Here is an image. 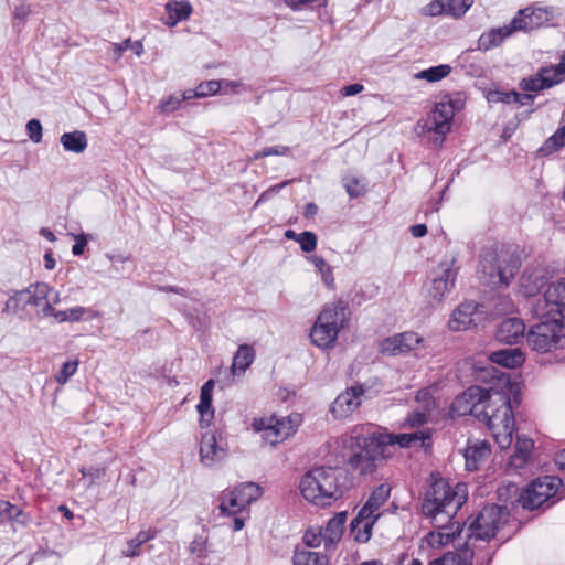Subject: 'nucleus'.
Wrapping results in <instances>:
<instances>
[{"instance_id":"nucleus-1","label":"nucleus","mask_w":565,"mask_h":565,"mask_svg":"<svg viewBox=\"0 0 565 565\" xmlns=\"http://www.w3.org/2000/svg\"><path fill=\"white\" fill-rule=\"evenodd\" d=\"M430 438L431 429L391 434L371 425H358L335 443L350 468L364 475L375 469L376 461L384 457L386 447L395 445L401 448L427 447Z\"/></svg>"},{"instance_id":"nucleus-2","label":"nucleus","mask_w":565,"mask_h":565,"mask_svg":"<svg viewBox=\"0 0 565 565\" xmlns=\"http://www.w3.org/2000/svg\"><path fill=\"white\" fill-rule=\"evenodd\" d=\"M521 387L510 376L502 374L498 383L488 390L480 415L501 449L511 446L514 431L513 404H519Z\"/></svg>"},{"instance_id":"nucleus-3","label":"nucleus","mask_w":565,"mask_h":565,"mask_svg":"<svg viewBox=\"0 0 565 565\" xmlns=\"http://www.w3.org/2000/svg\"><path fill=\"white\" fill-rule=\"evenodd\" d=\"M298 489L308 503L317 508L331 507L344 493V473L330 466L313 467L300 478Z\"/></svg>"},{"instance_id":"nucleus-4","label":"nucleus","mask_w":565,"mask_h":565,"mask_svg":"<svg viewBox=\"0 0 565 565\" xmlns=\"http://www.w3.org/2000/svg\"><path fill=\"white\" fill-rule=\"evenodd\" d=\"M468 488L457 482L454 487L443 478L431 476V483L422 503L423 513L433 522L444 520L450 522L457 511L466 502Z\"/></svg>"},{"instance_id":"nucleus-5","label":"nucleus","mask_w":565,"mask_h":565,"mask_svg":"<svg viewBox=\"0 0 565 565\" xmlns=\"http://www.w3.org/2000/svg\"><path fill=\"white\" fill-rule=\"evenodd\" d=\"M520 267L519 258L504 247L489 246L479 262L481 278L492 287H507Z\"/></svg>"},{"instance_id":"nucleus-6","label":"nucleus","mask_w":565,"mask_h":565,"mask_svg":"<svg viewBox=\"0 0 565 565\" xmlns=\"http://www.w3.org/2000/svg\"><path fill=\"white\" fill-rule=\"evenodd\" d=\"M347 321L345 307L342 303L333 302L324 306L311 328V343L322 350L333 348Z\"/></svg>"},{"instance_id":"nucleus-7","label":"nucleus","mask_w":565,"mask_h":565,"mask_svg":"<svg viewBox=\"0 0 565 565\" xmlns=\"http://www.w3.org/2000/svg\"><path fill=\"white\" fill-rule=\"evenodd\" d=\"M301 424L302 416L292 413L287 416L270 415L254 418L250 426L255 433L262 434L265 443L275 447L292 437Z\"/></svg>"},{"instance_id":"nucleus-8","label":"nucleus","mask_w":565,"mask_h":565,"mask_svg":"<svg viewBox=\"0 0 565 565\" xmlns=\"http://www.w3.org/2000/svg\"><path fill=\"white\" fill-rule=\"evenodd\" d=\"M459 271L458 257L448 253L433 270V277L426 285L425 297L433 307L440 305L454 289Z\"/></svg>"},{"instance_id":"nucleus-9","label":"nucleus","mask_w":565,"mask_h":565,"mask_svg":"<svg viewBox=\"0 0 565 565\" xmlns=\"http://www.w3.org/2000/svg\"><path fill=\"white\" fill-rule=\"evenodd\" d=\"M463 106L460 96L452 98L449 96L443 97L437 102L424 121L423 129L425 131H433L443 141L445 136L450 131L454 116Z\"/></svg>"},{"instance_id":"nucleus-10","label":"nucleus","mask_w":565,"mask_h":565,"mask_svg":"<svg viewBox=\"0 0 565 565\" xmlns=\"http://www.w3.org/2000/svg\"><path fill=\"white\" fill-rule=\"evenodd\" d=\"M539 322L534 324L526 337L529 347L536 352L545 353L555 349L561 339V330L565 323L552 317H535Z\"/></svg>"},{"instance_id":"nucleus-11","label":"nucleus","mask_w":565,"mask_h":565,"mask_svg":"<svg viewBox=\"0 0 565 565\" xmlns=\"http://www.w3.org/2000/svg\"><path fill=\"white\" fill-rule=\"evenodd\" d=\"M533 317H552L565 323V278L547 285L532 306Z\"/></svg>"},{"instance_id":"nucleus-12","label":"nucleus","mask_w":565,"mask_h":565,"mask_svg":"<svg viewBox=\"0 0 565 565\" xmlns=\"http://www.w3.org/2000/svg\"><path fill=\"white\" fill-rule=\"evenodd\" d=\"M371 396V387L366 384H354L341 392L330 405V414L341 420L350 417Z\"/></svg>"},{"instance_id":"nucleus-13","label":"nucleus","mask_w":565,"mask_h":565,"mask_svg":"<svg viewBox=\"0 0 565 565\" xmlns=\"http://www.w3.org/2000/svg\"><path fill=\"white\" fill-rule=\"evenodd\" d=\"M52 291V288L45 282L30 285L23 290L13 291L6 301L4 310L8 313L17 315L25 311L29 306L39 307L47 300Z\"/></svg>"},{"instance_id":"nucleus-14","label":"nucleus","mask_w":565,"mask_h":565,"mask_svg":"<svg viewBox=\"0 0 565 565\" xmlns=\"http://www.w3.org/2000/svg\"><path fill=\"white\" fill-rule=\"evenodd\" d=\"M262 495V488L254 482H244L224 494L220 504L223 514L235 515Z\"/></svg>"},{"instance_id":"nucleus-15","label":"nucleus","mask_w":565,"mask_h":565,"mask_svg":"<svg viewBox=\"0 0 565 565\" xmlns=\"http://www.w3.org/2000/svg\"><path fill=\"white\" fill-rule=\"evenodd\" d=\"M426 340L413 331H406L393 334L380 342V352L384 355L397 356L414 353L426 349Z\"/></svg>"},{"instance_id":"nucleus-16","label":"nucleus","mask_w":565,"mask_h":565,"mask_svg":"<svg viewBox=\"0 0 565 565\" xmlns=\"http://www.w3.org/2000/svg\"><path fill=\"white\" fill-rule=\"evenodd\" d=\"M561 486L562 480L554 476H546L534 480L521 495L522 507L531 510L540 508L556 494Z\"/></svg>"},{"instance_id":"nucleus-17","label":"nucleus","mask_w":565,"mask_h":565,"mask_svg":"<svg viewBox=\"0 0 565 565\" xmlns=\"http://www.w3.org/2000/svg\"><path fill=\"white\" fill-rule=\"evenodd\" d=\"M502 519V510L498 505L484 507L476 519L469 524L468 536L478 540L492 539Z\"/></svg>"},{"instance_id":"nucleus-18","label":"nucleus","mask_w":565,"mask_h":565,"mask_svg":"<svg viewBox=\"0 0 565 565\" xmlns=\"http://www.w3.org/2000/svg\"><path fill=\"white\" fill-rule=\"evenodd\" d=\"M559 15V11L554 7L533 8L529 7L520 10L512 19L514 29L518 31H532L548 25Z\"/></svg>"},{"instance_id":"nucleus-19","label":"nucleus","mask_w":565,"mask_h":565,"mask_svg":"<svg viewBox=\"0 0 565 565\" xmlns=\"http://www.w3.org/2000/svg\"><path fill=\"white\" fill-rule=\"evenodd\" d=\"M487 394L488 390L480 386H470L454 399L450 406V416H466L469 414L480 416L477 407L484 404Z\"/></svg>"},{"instance_id":"nucleus-20","label":"nucleus","mask_w":565,"mask_h":565,"mask_svg":"<svg viewBox=\"0 0 565 565\" xmlns=\"http://www.w3.org/2000/svg\"><path fill=\"white\" fill-rule=\"evenodd\" d=\"M479 316V306L476 302H462L451 312L448 328L454 332L467 331L477 324Z\"/></svg>"},{"instance_id":"nucleus-21","label":"nucleus","mask_w":565,"mask_h":565,"mask_svg":"<svg viewBox=\"0 0 565 565\" xmlns=\"http://www.w3.org/2000/svg\"><path fill=\"white\" fill-rule=\"evenodd\" d=\"M226 457V448L222 439L215 433H206L201 438L200 458L201 462L211 467Z\"/></svg>"},{"instance_id":"nucleus-22","label":"nucleus","mask_w":565,"mask_h":565,"mask_svg":"<svg viewBox=\"0 0 565 565\" xmlns=\"http://www.w3.org/2000/svg\"><path fill=\"white\" fill-rule=\"evenodd\" d=\"M434 523L438 527V531L429 532L422 540V547H424V545L426 544L428 547L431 548H440L452 542L455 536L460 531L459 522H445L444 520H438V522Z\"/></svg>"},{"instance_id":"nucleus-23","label":"nucleus","mask_w":565,"mask_h":565,"mask_svg":"<svg viewBox=\"0 0 565 565\" xmlns=\"http://www.w3.org/2000/svg\"><path fill=\"white\" fill-rule=\"evenodd\" d=\"M534 441L525 435H516L514 452L508 462L509 468L519 471L524 469L532 460Z\"/></svg>"},{"instance_id":"nucleus-24","label":"nucleus","mask_w":565,"mask_h":565,"mask_svg":"<svg viewBox=\"0 0 565 565\" xmlns=\"http://www.w3.org/2000/svg\"><path fill=\"white\" fill-rule=\"evenodd\" d=\"M214 387L215 381L213 379L206 381L201 387L200 402L196 405L201 426H210L214 418V407L212 405Z\"/></svg>"},{"instance_id":"nucleus-25","label":"nucleus","mask_w":565,"mask_h":565,"mask_svg":"<svg viewBox=\"0 0 565 565\" xmlns=\"http://www.w3.org/2000/svg\"><path fill=\"white\" fill-rule=\"evenodd\" d=\"M525 331L523 321L519 318H507L500 322L495 337L500 342L512 344L518 342Z\"/></svg>"},{"instance_id":"nucleus-26","label":"nucleus","mask_w":565,"mask_h":565,"mask_svg":"<svg viewBox=\"0 0 565 565\" xmlns=\"http://www.w3.org/2000/svg\"><path fill=\"white\" fill-rule=\"evenodd\" d=\"M254 359L255 351L250 345H239L231 365L230 383H234L237 379H241L247 369L252 365Z\"/></svg>"},{"instance_id":"nucleus-27","label":"nucleus","mask_w":565,"mask_h":565,"mask_svg":"<svg viewBox=\"0 0 565 565\" xmlns=\"http://www.w3.org/2000/svg\"><path fill=\"white\" fill-rule=\"evenodd\" d=\"M516 30L511 21L510 24L500 28H494L484 32L478 40V49L481 51H489L499 46L507 38L511 36Z\"/></svg>"},{"instance_id":"nucleus-28","label":"nucleus","mask_w":565,"mask_h":565,"mask_svg":"<svg viewBox=\"0 0 565 565\" xmlns=\"http://www.w3.org/2000/svg\"><path fill=\"white\" fill-rule=\"evenodd\" d=\"M490 444L486 440L470 443L465 450L466 466L468 470H477L479 465L490 456Z\"/></svg>"},{"instance_id":"nucleus-29","label":"nucleus","mask_w":565,"mask_h":565,"mask_svg":"<svg viewBox=\"0 0 565 565\" xmlns=\"http://www.w3.org/2000/svg\"><path fill=\"white\" fill-rule=\"evenodd\" d=\"M376 521L375 516L359 511L351 522V533L354 540L360 543H366L372 536V529Z\"/></svg>"},{"instance_id":"nucleus-30","label":"nucleus","mask_w":565,"mask_h":565,"mask_svg":"<svg viewBox=\"0 0 565 565\" xmlns=\"http://www.w3.org/2000/svg\"><path fill=\"white\" fill-rule=\"evenodd\" d=\"M489 360L507 369H516L524 363L525 356L521 349L510 348L492 352Z\"/></svg>"},{"instance_id":"nucleus-31","label":"nucleus","mask_w":565,"mask_h":565,"mask_svg":"<svg viewBox=\"0 0 565 565\" xmlns=\"http://www.w3.org/2000/svg\"><path fill=\"white\" fill-rule=\"evenodd\" d=\"M347 513L339 512L331 518L323 526V537L326 540V550L332 548L342 537Z\"/></svg>"},{"instance_id":"nucleus-32","label":"nucleus","mask_w":565,"mask_h":565,"mask_svg":"<svg viewBox=\"0 0 565 565\" xmlns=\"http://www.w3.org/2000/svg\"><path fill=\"white\" fill-rule=\"evenodd\" d=\"M545 282V275L542 270L525 271L520 279V292L525 297L535 296Z\"/></svg>"},{"instance_id":"nucleus-33","label":"nucleus","mask_w":565,"mask_h":565,"mask_svg":"<svg viewBox=\"0 0 565 565\" xmlns=\"http://www.w3.org/2000/svg\"><path fill=\"white\" fill-rule=\"evenodd\" d=\"M193 8L189 1L170 0L166 4L167 20L164 23L174 26L178 22L190 18Z\"/></svg>"},{"instance_id":"nucleus-34","label":"nucleus","mask_w":565,"mask_h":565,"mask_svg":"<svg viewBox=\"0 0 565 565\" xmlns=\"http://www.w3.org/2000/svg\"><path fill=\"white\" fill-rule=\"evenodd\" d=\"M391 489L387 484L379 486L370 495L365 504L361 508L360 511L367 513L369 515L375 516L379 519L382 513L380 512L381 507L390 498Z\"/></svg>"},{"instance_id":"nucleus-35","label":"nucleus","mask_w":565,"mask_h":565,"mask_svg":"<svg viewBox=\"0 0 565 565\" xmlns=\"http://www.w3.org/2000/svg\"><path fill=\"white\" fill-rule=\"evenodd\" d=\"M60 141L65 151L73 153H82L88 146L86 134L82 130L64 132Z\"/></svg>"},{"instance_id":"nucleus-36","label":"nucleus","mask_w":565,"mask_h":565,"mask_svg":"<svg viewBox=\"0 0 565 565\" xmlns=\"http://www.w3.org/2000/svg\"><path fill=\"white\" fill-rule=\"evenodd\" d=\"M96 313L87 307L75 306L65 310H58L55 313V320L62 322H79L89 318H94Z\"/></svg>"},{"instance_id":"nucleus-37","label":"nucleus","mask_w":565,"mask_h":565,"mask_svg":"<svg viewBox=\"0 0 565 565\" xmlns=\"http://www.w3.org/2000/svg\"><path fill=\"white\" fill-rule=\"evenodd\" d=\"M294 565H329V558L318 552L296 550L292 556Z\"/></svg>"},{"instance_id":"nucleus-38","label":"nucleus","mask_w":565,"mask_h":565,"mask_svg":"<svg viewBox=\"0 0 565 565\" xmlns=\"http://www.w3.org/2000/svg\"><path fill=\"white\" fill-rule=\"evenodd\" d=\"M451 72V67L447 64H440L437 66L423 70L414 75L415 79H424L429 83L439 82L447 77Z\"/></svg>"},{"instance_id":"nucleus-39","label":"nucleus","mask_w":565,"mask_h":565,"mask_svg":"<svg viewBox=\"0 0 565 565\" xmlns=\"http://www.w3.org/2000/svg\"><path fill=\"white\" fill-rule=\"evenodd\" d=\"M472 554L469 551L461 553H446L444 556L431 561L428 565H472Z\"/></svg>"},{"instance_id":"nucleus-40","label":"nucleus","mask_w":565,"mask_h":565,"mask_svg":"<svg viewBox=\"0 0 565 565\" xmlns=\"http://www.w3.org/2000/svg\"><path fill=\"white\" fill-rule=\"evenodd\" d=\"M430 415L427 413H424L422 411H414L407 415V417L404 419L401 427L404 430H422V429H429L428 427H425V425L428 423V418Z\"/></svg>"},{"instance_id":"nucleus-41","label":"nucleus","mask_w":565,"mask_h":565,"mask_svg":"<svg viewBox=\"0 0 565 565\" xmlns=\"http://www.w3.org/2000/svg\"><path fill=\"white\" fill-rule=\"evenodd\" d=\"M565 145V124L562 125L553 136H551L540 148V152L544 156L551 154L559 150Z\"/></svg>"},{"instance_id":"nucleus-42","label":"nucleus","mask_w":565,"mask_h":565,"mask_svg":"<svg viewBox=\"0 0 565 565\" xmlns=\"http://www.w3.org/2000/svg\"><path fill=\"white\" fill-rule=\"evenodd\" d=\"M309 260L321 275V279L324 285L329 288H332L334 286V278L332 269L326 259L321 256L312 255L309 257Z\"/></svg>"},{"instance_id":"nucleus-43","label":"nucleus","mask_w":565,"mask_h":565,"mask_svg":"<svg viewBox=\"0 0 565 565\" xmlns=\"http://www.w3.org/2000/svg\"><path fill=\"white\" fill-rule=\"evenodd\" d=\"M554 85L555 81L542 78L540 73H537L535 76L524 78L521 82V88L529 92H540L542 89L550 88Z\"/></svg>"},{"instance_id":"nucleus-44","label":"nucleus","mask_w":565,"mask_h":565,"mask_svg":"<svg viewBox=\"0 0 565 565\" xmlns=\"http://www.w3.org/2000/svg\"><path fill=\"white\" fill-rule=\"evenodd\" d=\"M323 527L322 526H311L309 527L302 537L305 545L311 548H317L323 545L326 547V540L323 537Z\"/></svg>"},{"instance_id":"nucleus-45","label":"nucleus","mask_w":565,"mask_h":565,"mask_svg":"<svg viewBox=\"0 0 565 565\" xmlns=\"http://www.w3.org/2000/svg\"><path fill=\"white\" fill-rule=\"evenodd\" d=\"M435 387L429 386L417 391L415 395V401L420 405L422 412L431 414V411L435 408V401L433 397V392Z\"/></svg>"},{"instance_id":"nucleus-46","label":"nucleus","mask_w":565,"mask_h":565,"mask_svg":"<svg viewBox=\"0 0 565 565\" xmlns=\"http://www.w3.org/2000/svg\"><path fill=\"white\" fill-rule=\"evenodd\" d=\"M473 4V0H446V15L461 18Z\"/></svg>"},{"instance_id":"nucleus-47","label":"nucleus","mask_w":565,"mask_h":565,"mask_svg":"<svg viewBox=\"0 0 565 565\" xmlns=\"http://www.w3.org/2000/svg\"><path fill=\"white\" fill-rule=\"evenodd\" d=\"M207 537L204 535H199L193 539L190 543L189 551L196 558L202 559L207 556Z\"/></svg>"},{"instance_id":"nucleus-48","label":"nucleus","mask_w":565,"mask_h":565,"mask_svg":"<svg viewBox=\"0 0 565 565\" xmlns=\"http://www.w3.org/2000/svg\"><path fill=\"white\" fill-rule=\"evenodd\" d=\"M23 514L22 510L10 503L9 501L0 500V516L6 521H15Z\"/></svg>"},{"instance_id":"nucleus-49","label":"nucleus","mask_w":565,"mask_h":565,"mask_svg":"<svg viewBox=\"0 0 565 565\" xmlns=\"http://www.w3.org/2000/svg\"><path fill=\"white\" fill-rule=\"evenodd\" d=\"M520 94L516 92H501V90H490L487 94V100L489 103H507L510 104L512 102H518Z\"/></svg>"},{"instance_id":"nucleus-50","label":"nucleus","mask_w":565,"mask_h":565,"mask_svg":"<svg viewBox=\"0 0 565 565\" xmlns=\"http://www.w3.org/2000/svg\"><path fill=\"white\" fill-rule=\"evenodd\" d=\"M196 89H198L200 98H204V97H209V96H214L217 93H220L222 89V84H221V81L212 79V81L200 83L196 86Z\"/></svg>"},{"instance_id":"nucleus-51","label":"nucleus","mask_w":565,"mask_h":565,"mask_svg":"<svg viewBox=\"0 0 565 565\" xmlns=\"http://www.w3.org/2000/svg\"><path fill=\"white\" fill-rule=\"evenodd\" d=\"M78 367L77 361H67L63 363L62 369L56 374L55 380L58 384H65L73 376Z\"/></svg>"},{"instance_id":"nucleus-52","label":"nucleus","mask_w":565,"mask_h":565,"mask_svg":"<svg viewBox=\"0 0 565 565\" xmlns=\"http://www.w3.org/2000/svg\"><path fill=\"white\" fill-rule=\"evenodd\" d=\"M317 236L315 233L306 231L302 233H299V239L298 244L300 245V248L306 253H311L317 247Z\"/></svg>"},{"instance_id":"nucleus-53","label":"nucleus","mask_w":565,"mask_h":565,"mask_svg":"<svg viewBox=\"0 0 565 565\" xmlns=\"http://www.w3.org/2000/svg\"><path fill=\"white\" fill-rule=\"evenodd\" d=\"M223 94H242L248 90V87L241 81L221 79Z\"/></svg>"},{"instance_id":"nucleus-54","label":"nucleus","mask_w":565,"mask_h":565,"mask_svg":"<svg viewBox=\"0 0 565 565\" xmlns=\"http://www.w3.org/2000/svg\"><path fill=\"white\" fill-rule=\"evenodd\" d=\"M182 99L177 96H169L160 102L158 109L163 114H170L178 110L181 107Z\"/></svg>"},{"instance_id":"nucleus-55","label":"nucleus","mask_w":565,"mask_h":565,"mask_svg":"<svg viewBox=\"0 0 565 565\" xmlns=\"http://www.w3.org/2000/svg\"><path fill=\"white\" fill-rule=\"evenodd\" d=\"M26 132L29 138L34 142L39 143L42 140V125L38 119H31L26 124Z\"/></svg>"},{"instance_id":"nucleus-56","label":"nucleus","mask_w":565,"mask_h":565,"mask_svg":"<svg viewBox=\"0 0 565 565\" xmlns=\"http://www.w3.org/2000/svg\"><path fill=\"white\" fill-rule=\"evenodd\" d=\"M289 153V148L287 146H276L270 148H265L260 151H257L254 154V160H258L268 156H287Z\"/></svg>"},{"instance_id":"nucleus-57","label":"nucleus","mask_w":565,"mask_h":565,"mask_svg":"<svg viewBox=\"0 0 565 565\" xmlns=\"http://www.w3.org/2000/svg\"><path fill=\"white\" fill-rule=\"evenodd\" d=\"M344 188L352 198L360 196L364 192V185L354 177L345 179Z\"/></svg>"},{"instance_id":"nucleus-58","label":"nucleus","mask_w":565,"mask_h":565,"mask_svg":"<svg viewBox=\"0 0 565 565\" xmlns=\"http://www.w3.org/2000/svg\"><path fill=\"white\" fill-rule=\"evenodd\" d=\"M424 11L430 17L446 14V0L431 1L425 7Z\"/></svg>"},{"instance_id":"nucleus-59","label":"nucleus","mask_w":565,"mask_h":565,"mask_svg":"<svg viewBox=\"0 0 565 565\" xmlns=\"http://www.w3.org/2000/svg\"><path fill=\"white\" fill-rule=\"evenodd\" d=\"M129 39L120 42V43H111L107 50L108 55L117 62L122 53L128 50Z\"/></svg>"},{"instance_id":"nucleus-60","label":"nucleus","mask_w":565,"mask_h":565,"mask_svg":"<svg viewBox=\"0 0 565 565\" xmlns=\"http://www.w3.org/2000/svg\"><path fill=\"white\" fill-rule=\"evenodd\" d=\"M121 554L125 557H138L141 554V545L135 537L130 539L127 541L126 547L122 550Z\"/></svg>"},{"instance_id":"nucleus-61","label":"nucleus","mask_w":565,"mask_h":565,"mask_svg":"<svg viewBox=\"0 0 565 565\" xmlns=\"http://www.w3.org/2000/svg\"><path fill=\"white\" fill-rule=\"evenodd\" d=\"M74 238H75V244L72 247V253L75 256H79L84 253V249L87 245V237L85 234H78V235H75Z\"/></svg>"},{"instance_id":"nucleus-62","label":"nucleus","mask_w":565,"mask_h":565,"mask_svg":"<svg viewBox=\"0 0 565 565\" xmlns=\"http://www.w3.org/2000/svg\"><path fill=\"white\" fill-rule=\"evenodd\" d=\"M539 73L542 76V78L555 81V85L562 82L561 76L557 74V71L555 70L554 66L544 67Z\"/></svg>"},{"instance_id":"nucleus-63","label":"nucleus","mask_w":565,"mask_h":565,"mask_svg":"<svg viewBox=\"0 0 565 565\" xmlns=\"http://www.w3.org/2000/svg\"><path fill=\"white\" fill-rule=\"evenodd\" d=\"M157 536V531L152 529L142 530L137 533L135 536L136 541L139 542L140 545L145 544L148 541L153 540Z\"/></svg>"},{"instance_id":"nucleus-64","label":"nucleus","mask_w":565,"mask_h":565,"mask_svg":"<svg viewBox=\"0 0 565 565\" xmlns=\"http://www.w3.org/2000/svg\"><path fill=\"white\" fill-rule=\"evenodd\" d=\"M363 89H364V87L362 84L355 83V84L348 85V86L343 87L341 90V94L343 96H354V95H358L359 93H361Z\"/></svg>"}]
</instances>
